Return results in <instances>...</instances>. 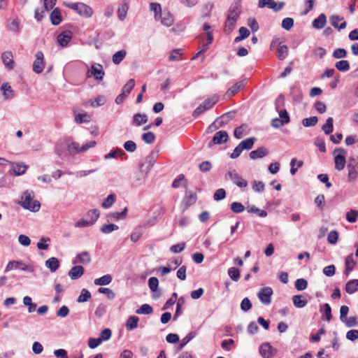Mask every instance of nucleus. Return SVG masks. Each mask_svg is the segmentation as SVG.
Here are the masks:
<instances>
[{
    "instance_id": "obj_41",
    "label": "nucleus",
    "mask_w": 358,
    "mask_h": 358,
    "mask_svg": "<svg viewBox=\"0 0 358 358\" xmlns=\"http://www.w3.org/2000/svg\"><path fill=\"white\" fill-rule=\"evenodd\" d=\"M255 138L253 137L248 138L245 140H243L241 141L239 145H241V148L243 150H250L255 143Z\"/></svg>"
},
{
    "instance_id": "obj_37",
    "label": "nucleus",
    "mask_w": 358,
    "mask_h": 358,
    "mask_svg": "<svg viewBox=\"0 0 358 358\" xmlns=\"http://www.w3.org/2000/svg\"><path fill=\"white\" fill-rule=\"evenodd\" d=\"M334 120L332 117H328L325 124H324L322 127V129L324 132L325 134H330L334 130L333 125Z\"/></svg>"
},
{
    "instance_id": "obj_64",
    "label": "nucleus",
    "mask_w": 358,
    "mask_h": 358,
    "mask_svg": "<svg viewBox=\"0 0 358 358\" xmlns=\"http://www.w3.org/2000/svg\"><path fill=\"white\" fill-rule=\"evenodd\" d=\"M159 285V280L155 277H151L148 280V286L152 292H156Z\"/></svg>"
},
{
    "instance_id": "obj_13",
    "label": "nucleus",
    "mask_w": 358,
    "mask_h": 358,
    "mask_svg": "<svg viewBox=\"0 0 358 358\" xmlns=\"http://www.w3.org/2000/svg\"><path fill=\"white\" fill-rule=\"evenodd\" d=\"M227 176L239 187H245L248 186V182L239 176L235 170L229 171Z\"/></svg>"
},
{
    "instance_id": "obj_4",
    "label": "nucleus",
    "mask_w": 358,
    "mask_h": 358,
    "mask_svg": "<svg viewBox=\"0 0 358 358\" xmlns=\"http://www.w3.org/2000/svg\"><path fill=\"white\" fill-rule=\"evenodd\" d=\"M346 150L343 148H336L334 151L335 169L338 171H342L346 164L345 161Z\"/></svg>"
},
{
    "instance_id": "obj_23",
    "label": "nucleus",
    "mask_w": 358,
    "mask_h": 358,
    "mask_svg": "<svg viewBox=\"0 0 358 358\" xmlns=\"http://www.w3.org/2000/svg\"><path fill=\"white\" fill-rule=\"evenodd\" d=\"M91 262V257L87 252H83L78 254L73 261V264L80 263L83 264H89Z\"/></svg>"
},
{
    "instance_id": "obj_5",
    "label": "nucleus",
    "mask_w": 358,
    "mask_h": 358,
    "mask_svg": "<svg viewBox=\"0 0 358 358\" xmlns=\"http://www.w3.org/2000/svg\"><path fill=\"white\" fill-rule=\"evenodd\" d=\"M55 152L62 159L68 156V138L60 139L55 143Z\"/></svg>"
},
{
    "instance_id": "obj_34",
    "label": "nucleus",
    "mask_w": 358,
    "mask_h": 358,
    "mask_svg": "<svg viewBox=\"0 0 358 358\" xmlns=\"http://www.w3.org/2000/svg\"><path fill=\"white\" fill-rule=\"evenodd\" d=\"M112 276L110 274H106L99 278L95 279L94 282L96 285L103 286L109 285L112 282Z\"/></svg>"
},
{
    "instance_id": "obj_7",
    "label": "nucleus",
    "mask_w": 358,
    "mask_h": 358,
    "mask_svg": "<svg viewBox=\"0 0 358 358\" xmlns=\"http://www.w3.org/2000/svg\"><path fill=\"white\" fill-rule=\"evenodd\" d=\"M228 138L229 136L227 131H219L215 134L212 141L208 143V147L209 148H211L213 146V145H220L224 143H226L228 140Z\"/></svg>"
},
{
    "instance_id": "obj_61",
    "label": "nucleus",
    "mask_w": 358,
    "mask_h": 358,
    "mask_svg": "<svg viewBox=\"0 0 358 358\" xmlns=\"http://www.w3.org/2000/svg\"><path fill=\"white\" fill-rule=\"evenodd\" d=\"M75 121L76 123L90 122V117L86 113L77 114L75 115Z\"/></svg>"
},
{
    "instance_id": "obj_29",
    "label": "nucleus",
    "mask_w": 358,
    "mask_h": 358,
    "mask_svg": "<svg viewBox=\"0 0 358 358\" xmlns=\"http://www.w3.org/2000/svg\"><path fill=\"white\" fill-rule=\"evenodd\" d=\"M45 266L51 272H55L59 266V262L55 257H50L45 261Z\"/></svg>"
},
{
    "instance_id": "obj_52",
    "label": "nucleus",
    "mask_w": 358,
    "mask_h": 358,
    "mask_svg": "<svg viewBox=\"0 0 358 358\" xmlns=\"http://www.w3.org/2000/svg\"><path fill=\"white\" fill-rule=\"evenodd\" d=\"M230 208L235 213H241L245 210V206L238 201L232 202Z\"/></svg>"
},
{
    "instance_id": "obj_48",
    "label": "nucleus",
    "mask_w": 358,
    "mask_h": 358,
    "mask_svg": "<svg viewBox=\"0 0 358 358\" xmlns=\"http://www.w3.org/2000/svg\"><path fill=\"white\" fill-rule=\"evenodd\" d=\"M196 333L195 331L189 332L182 341L179 345V350H182L189 341H191L195 336Z\"/></svg>"
},
{
    "instance_id": "obj_54",
    "label": "nucleus",
    "mask_w": 358,
    "mask_h": 358,
    "mask_svg": "<svg viewBox=\"0 0 358 358\" xmlns=\"http://www.w3.org/2000/svg\"><path fill=\"white\" fill-rule=\"evenodd\" d=\"M185 301L183 297H180L178 299L176 310L175 315L173 316V320H176L177 317L181 314L182 306L185 304Z\"/></svg>"
},
{
    "instance_id": "obj_36",
    "label": "nucleus",
    "mask_w": 358,
    "mask_h": 358,
    "mask_svg": "<svg viewBox=\"0 0 358 358\" xmlns=\"http://www.w3.org/2000/svg\"><path fill=\"white\" fill-rule=\"evenodd\" d=\"M126 55H127V52L124 50H121L116 52L113 55V58H112L113 62L115 64H120L122 62V61L125 58Z\"/></svg>"
},
{
    "instance_id": "obj_42",
    "label": "nucleus",
    "mask_w": 358,
    "mask_h": 358,
    "mask_svg": "<svg viewBox=\"0 0 358 358\" xmlns=\"http://www.w3.org/2000/svg\"><path fill=\"white\" fill-rule=\"evenodd\" d=\"M288 55V48L286 45H280L278 48L276 55L279 59H284Z\"/></svg>"
},
{
    "instance_id": "obj_46",
    "label": "nucleus",
    "mask_w": 358,
    "mask_h": 358,
    "mask_svg": "<svg viewBox=\"0 0 358 358\" xmlns=\"http://www.w3.org/2000/svg\"><path fill=\"white\" fill-rule=\"evenodd\" d=\"M118 229L119 227L115 224H105L101 227L100 230L102 233L108 234Z\"/></svg>"
},
{
    "instance_id": "obj_11",
    "label": "nucleus",
    "mask_w": 358,
    "mask_h": 358,
    "mask_svg": "<svg viewBox=\"0 0 358 358\" xmlns=\"http://www.w3.org/2000/svg\"><path fill=\"white\" fill-rule=\"evenodd\" d=\"M272 294L273 289L270 287H265L259 291L257 296L263 304L268 305L271 302Z\"/></svg>"
},
{
    "instance_id": "obj_1",
    "label": "nucleus",
    "mask_w": 358,
    "mask_h": 358,
    "mask_svg": "<svg viewBox=\"0 0 358 358\" xmlns=\"http://www.w3.org/2000/svg\"><path fill=\"white\" fill-rule=\"evenodd\" d=\"M34 192L32 191H25L21 196V200L18 202L23 208L31 212H38L41 204L39 201L33 199Z\"/></svg>"
},
{
    "instance_id": "obj_40",
    "label": "nucleus",
    "mask_w": 358,
    "mask_h": 358,
    "mask_svg": "<svg viewBox=\"0 0 358 358\" xmlns=\"http://www.w3.org/2000/svg\"><path fill=\"white\" fill-rule=\"evenodd\" d=\"M135 86V81L133 78H131L128 80V82L124 85L122 93L125 95L128 96L131 91L133 90V88Z\"/></svg>"
},
{
    "instance_id": "obj_30",
    "label": "nucleus",
    "mask_w": 358,
    "mask_h": 358,
    "mask_svg": "<svg viewBox=\"0 0 358 358\" xmlns=\"http://www.w3.org/2000/svg\"><path fill=\"white\" fill-rule=\"evenodd\" d=\"M148 122V116L145 114L136 113L133 117V124L138 127Z\"/></svg>"
},
{
    "instance_id": "obj_17",
    "label": "nucleus",
    "mask_w": 358,
    "mask_h": 358,
    "mask_svg": "<svg viewBox=\"0 0 358 358\" xmlns=\"http://www.w3.org/2000/svg\"><path fill=\"white\" fill-rule=\"evenodd\" d=\"M245 85V80H241L236 83L234 85L228 89L227 91L225 96L227 97H231L235 95L238 92H239L241 89H243Z\"/></svg>"
},
{
    "instance_id": "obj_32",
    "label": "nucleus",
    "mask_w": 358,
    "mask_h": 358,
    "mask_svg": "<svg viewBox=\"0 0 358 358\" xmlns=\"http://www.w3.org/2000/svg\"><path fill=\"white\" fill-rule=\"evenodd\" d=\"M294 305L299 308L306 306L308 301L302 295H295L292 298Z\"/></svg>"
},
{
    "instance_id": "obj_6",
    "label": "nucleus",
    "mask_w": 358,
    "mask_h": 358,
    "mask_svg": "<svg viewBox=\"0 0 358 358\" xmlns=\"http://www.w3.org/2000/svg\"><path fill=\"white\" fill-rule=\"evenodd\" d=\"M156 21H159L162 25L169 27L173 24L174 17L168 9L165 8L160 13Z\"/></svg>"
},
{
    "instance_id": "obj_50",
    "label": "nucleus",
    "mask_w": 358,
    "mask_h": 358,
    "mask_svg": "<svg viewBox=\"0 0 358 358\" xmlns=\"http://www.w3.org/2000/svg\"><path fill=\"white\" fill-rule=\"evenodd\" d=\"M91 293L86 289H83L80 296L77 299L78 303H84L91 298Z\"/></svg>"
},
{
    "instance_id": "obj_53",
    "label": "nucleus",
    "mask_w": 358,
    "mask_h": 358,
    "mask_svg": "<svg viewBox=\"0 0 358 358\" xmlns=\"http://www.w3.org/2000/svg\"><path fill=\"white\" fill-rule=\"evenodd\" d=\"M228 275L235 282L238 281L240 279V271L234 267H231L228 269Z\"/></svg>"
},
{
    "instance_id": "obj_57",
    "label": "nucleus",
    "mask_w": 358,
    "mask_h": 358,
    "mask_svg": "<svg viewBox=\"0 0 358 358\" xmlns=\"http://www.w3.org/2000/svg\"><path fill=\"white\" fill-rule=\"evenodd\" d=\"M332 57L335 59H343L347 57V51L344 48L335 49L332 53Z\"/></svg>"
},
{
    "instance_id": "obj_2",
    "label": "nucleus",
    "mask_w": 358,
    "mask_h": 358,
    "mask_svg": "<svg viewBox=\"0 0 358 358\" xmlns=\"http://www.w3.org/2000/svg\"><path fill=\"white\" fill-rule=\"evenodd\" d=\"M65 5L66 7L76 11L79 15L85 18L92 17L93 14L92 8L84 3H67Z\"/></svg>"
},
{
    "instance_id": "obj_51",
    "label": "nucleus",
    "mask_w": 358,
    "mask_h": 358,
    "mask_svg": "<svg viewBox=\"0 0 358 358\" xmlns=\"http://www.w3.org/2000/svg\"><path fill=\"white\" fill-rule=\"evenodd\" d=\"M358 217V210L351 209L346 213V220L350 223H355Z\"/></svg>"
},
{
    "instance_id": "obj_18",
    "label": "nucleus",
    "mask_w": 358,
    "mask_h": 358,
    "mask_svg": "<svg viewBox=\"0 0 358 358\" xmlns=\"http://www.w3.org/2000/svg\"><path fill=\"white\" fill-rule=\"evenodd\" d=\"M1 90L3 92V96L5 99H12L14 98V91L13 90L10 85L8 83H3L1 87Z\"/></svg>"
},
{
    "instance_id": "obj_14",
    "label": "nucleus",
    "mask_w": 358,
    "mask_h": 358,
    "mask_svg": "<svg viewBox=\"0 0 358 358\" xmlns=\"http://www.w3.org/2000/svg\"><path fill=\"white\" fill-rule=\"evenodd\" d=\"M241 15V4L238 2L234 3L228 10L227 19L237 21Z\"/></svg>"
},
{
    "instance_id": "obj_21",
    "label": "nucleus",
    "mask_w": 358,
    "mask_h": 358,
    "mask_svg": "<svg viewBox=\"0 0 358 358\" xmlns=\"http://www.w3.org/2000/svg\"><path fill=\"white\" fill-rule=\"evenodd\" d=\"M84 273V268L82 266H75L69 271V276L71 280L80 278Z\"/></svg>"
},
{
    "instance_id": "obj_9",
    "label": "nucleus",
    "mask_w": 358,
    "mask_h": 358,
    "mask_svg": "<svg viewBox=\"0 0 358 358\" xmlns=\"http://www.w3.org/2000/svg\"><path fill=\"white\" fill-rule=\"evenodd\" d=\"M44 67V55L42 51H37L36 53V59L33 64V71L38 74L43 72Z\"/></svg>"
},
{
    "instance_id": "obj_25",
    "label": "nucleus",
    "mask_w": 358,
    "mask_h": 358,
    "mask_svg": "<svg viewBox=\"0 0 358 358\" xmlns=\"http://www.w3.org/2000/svg\"><path fill=\"white\" fill-rule=\"evenodd\" d=\"M232 117L233 115L231 113H228L222 115L220 117L217 118L214 123L210 125L209 129H211L213 127H217L215 124H217L218 127H222L224 124L227 123L229 119L232 118Z\"/></svg>"
},
{
    "instance_id": "obj_26",
    "label": "nucleus",
    "mask_w": 358,
    "mask_h": 358,
    "mask_svg": "<svg viewBox=\"0 0 358 358\" xmlns=\"http://www.w3.org/2000/svg\"><path fill=\"white\" fill-rule=\"evenodd\" d=\"M196 201V196L194 194H192V192H187L182 201V205L185 206L184 210L194 203Z\"/></svg>"
},
{
    "instance_id": "obj_15",
    "label": "nucleus",
    "mask_w": 358,
    "mask_h": 358,
    "mask_svg": "<svg viewBox=\"0 0 358 358\" xmlns=\"http://www.w3.org/2000/svg\"><path fill=\"white\" fill-rule=\"evenodd\" d=\"M1 59L6 69H8V70L13 69L15 66V62L11 52L6 51L3 52L1 54Z\"/></svg>"
},
{
    "instance_id": "obj_44",
    "label": "nucleus",
    "mask_w": 358,
    "mask_h": 358,
    "mask_svg": "<svg viewBox=\"0 0 358 358\" xmlns=\"http://www.w3.org/2000/svg\"><path fill=\"white\" fill-rule=\"evenodd\" d=\"M218 96L213 95V96L206 99L202 104L205 106V108L207 110H209L218 101Z\"/></svg>"
},
{
    "instance_id": "obj_20",
    "label": "nucleus",
    "mask_w": 358,
    "mask_h": 358,
    "mask_svg": "<svg viewBox=\"0 0 358 358\" xmlns=\"http://www.w3.org/2000/svg\"><path fill=\"white\" fill-rule=\"evenodd\" d=\"M268 153V150L264 147H261L250 152L249 156L251 159H261L266 156Z\"/></svg>"
},
{
    "instance_id": "obj_45",
    "label": "nucleus",
    "mask_w": 358,
    "mask_h": 358,
    "mask_svg": "<svg viewBox=\"0 0 358 358\" xmlns=\"http://www.w3.org/2000/svg\"><path fill=\"white\" fill-rule=\"evenodd\" d=\"M150 9L151 11L154 13V17L156 20L160 13L162 12V6L158 3H150Z\"/></svg>"
},
{
    "instance_id": "obj_49",
    "label": "nucleus",
    "mask_w": 358,
    "mask_h": 358,
    "mask_svg": "<svg viewBox=\"0 0 358 358\" xmlns=\"http://www.w3.org/2000/svg\"><path fill=\"white\" fill-rule=\"evenodd\" d=\"M258 6L261 8L267 7L273 10L275 6V1L273 0H259Z\"/></svg>"
},
{
    "instance_id": "obj_28",
    "label": "nucleus",
    "mask_w": 358,
    "mask_h": 358,
    "mask_svg": "<svg viewBox=\"0 0 358 358\" xmlns=\"http://www.w3.org/2000/svg\"><path fill=\"white\" fill-rule=\"evenodd\" d=\"M80 146L78 143L74 142L71 138H68V155L80 153Z\"/></svg>"
},
{
    "instance_id": "obj_35",
    "label": "nucleus",
    "mask_w": 358,
    "mask_h": 358,
    "mask_svg": "<svg viewBox=\"0 0 358 358\" xmlns=\"http://www.w3.org/2000/svg\"><path fill=\"white\" fill-rule=\"evenodd\" d=\"M129 5L127 3H122L117 9V16L120 20L123 21L127 14Z\"/></svg>"
},
{
    "instance_id": "obj_60",
    "label": "nucleus",
    "mask_w": 358,
    "mask_h": 358,
    "mask_svg": "<svg viewBox=\"0 0 358 358\" xmlns=\"http://www.w3.org/2000/svg\"><path fill=\"white\" fill-rule=\"evenodd\" d=\"M115 201V196L113 194H109L102 203V206L104 208H109Z\"/></svg>"
},
{
    "instance_id": "obj_19",
    "label": "nucleus",
    "mask_w": 358,
    "mask_h": 358,
    "mask_svg": "<svg viewBox=\"0 0 358 358\" xmlns=\"http://www.w3.org/2000/svg\"><path fill=\"white\" fill-rule=\"evenodd\" d=\"M345 268L344 271V273L346 276H348L349 274L353 271L355 266L356 265V262L354 260L353 255H349L345 261Z\"/></svg>"
},
{
    "instance_id": "obj_59",
    "label": "nucleus",
    "mask_w": 358,
    "mask_h": 358,
    "mask_svg": "<svg viewBox=\"0 0 358 358\" xmlns=\"http://www.w3.org/2000/svg\"><path fill=\"white\" fill-rule=\"evenodd\" d=\"M338 239V233L337 231H331L327 236V241L329 243L335 245Z\"/></svg>"
},
{
    "instance_id": "obj_55",
    "label": "nucleus",
    "mask_w": 358,
    "mask_h": 358,
    "mask_svg": "<svg viewBox=\"0 0 358 358\" xmlns=\"http://www.w3.org/2000/svg\"><path fill=\"white\" fill-rule=\"evenodd\" d=\"M236 22L237 21L227 19L224 27V32L227 34H230L234 30Z\"/></svg>"
},
{
    "instance_id": "obj_24",
    "label": "nucleus",
    "mask_w": 358,
    "mask_h": 358,
    "mask_svg": "<svg viewBox=\"0 0 358 358\" xmlns=\"http://www.w3.org/2000/svg\"><path fill=\"white\" fill-rule=\"evenodd\" d=\"M9 163L11 164L12 169L17 176H21L24 174L28 168L27 166L23 163Z\"/></svg>"
},
{
    "instance_id": "obj_58",
    "label": "nucleus",
    "mask_w": 358,
    "mask_h": 358,
    "mask_svg": "<svg viewBox=\"0 0 358 358\" xmlns=\"http://www.w3.org/2000/svg\"><path fill=\"white\" fill-rule=\"evenodd\" d=\"M155 135L152 131L144 133L142 135V139L148 144L152 143L155 141Z\"/></svg>"
},
{
    "instance_id": "obj_10",
    "label": "nucleus",
    "mask_w": 358,
    "mask_h": 358,
    "mask_svg": "<svg viewBox=\"0 0 358 358\" xmlns=\"http://www.w3.org/2000/svg\"><path fill=\"white\" fill-rule=\"evenodd\" d=\"M104 74L103 66L99 64H94L87 72V77L94 76L95 80L100 81L103 80Z\"/></svg>"
},
{
    "instance_id": "obj_43",
    "label": "nucleus",
    "mask_w": 358,
    "mask_h": 358,
    "mask_svg": "<svg viewBox=\"0 0 358 358\" xmlns=\"http://www.w3.org/2000/svg\"><path fill=\"white\" fill-rule=\"evenodd\" d=\"M153 309L151 306L148 303L143 304L138 309L136 310L137 314L150 315L152 313Z\"/></svg>"
},
{
    "instance_id": "obj_56",
    "label": "nucleus",
    "mask_w": 358,
    "mask_h": 358,
    "mask_svg": "<svg viewBox=\"0 0 358 358\" xmlns=\"http://www.w3.org/2000/svg\"><path fill=\"white\" fill-rule=\"evenodd\" d=\"M294 285L297 290L303 291L307 288L308 282L303 278H299L295 281Z\"/></svg>"
},
{
    "instance_id": "obj_3",
    "label": "nucleus",
    "mask_w": 358,
    "mask_h": 358,
    "mask_svg": "<svg viewBox=\"0 0 358 358\" xmlns=\"http://www.w3.org/2000/svg\"><path fill=\"white\" fill-rule=\"evenodd\" d=\"M13 270H20L29 273H32L34 271V267L31 264H27L22 260H12L8 262L5 268V272Z\"/></svg>"
},
{
    "instance_id": "obj_38",
    "label": "nucleus",
    "mask_w": 358,
    "mask_h": 358,
    "mask_svg": "<svg viewBox=\"0 0 358 358\" xmlns=\"http://www.w3.org/2000/svg\"><path fill=\"white\" fill-rule=\"evenodd\" d=\"M335 67L341 72L348 71L350 68V64L347 60H340L336 62Z\"/></svg>"
},
{
    "instance_id": "obj_63",
    "label": "nucleus",
    "mask_w": 358,
    "mask_h": 358,
    "mask_svg": "<svg viewBox=\"0 0 358 358\" xmlns=\"http://www.w3.org/2000/svg\"><path fill=\"white\" fill-rule=\"evenodd\" d=\"M318 121V119L315 116L305 118L302 120V124L304 127H313L315 126Z\"/></svg>"
},
{
    "instance_id": "obj_22",
    "label": "nucleus",
    "mask_w": 358,
    "mask_h": 358,
    "mask_svg": "<svg viewBox=\"0 0 358 358\" xmlns=\"http://www.w3.org/2000/svg\"><path fill=\"white\" fill-rule=\"evenodd\" d=\"M327 23V17L324 13H321L315 18L312 23L313 27L316 29H321L324 27Z\"/></svg>"
},
{
    "instance_id": "obj_27",
    "label": "nucleus",
    "mask_w": 358,
    "mask_h": 358,
    "mask_svg": "<svg viewBox=\"0 0 358 358\" xmlns=\"http://www.w3.org/2000/svg\"><path fill=\"white\" fill-rule=\"evenodd\" d=\"M51 23L53 25H58L61 23L62 17L58 8H55L50 15Z\"/></svg>"
},
{
    "instance_id": "obj_33",
    "label": "nucleus",
    "mask_w": 358,
    "mask_h": 358,
    "mask_svg": "<svg viewBox=\"0 0 358 358\" xmlns=\"http://www.w3.org/2000/svg\"><path fill=\"white\" fill-rule=\"evenodd\" d=\"M345 291L348 294H353L358 290V280H351L345 285Z\"/></svg>"
},
{
    "instance_id": "obj_62",
    "label": "nucleus",
    "mask_w": 358,
    "mask_h": 358,
    "mask_svg": "<svg viewBox=\"0 0 358 358\" xmlns=\"http://www.w3.org/2000/svg\"><path fill=\"white\" fill-rule=\"evenodd\" d=\"M100 215V212L98 209H93L87 213V216L90 218V222H92V225L98 220Z\"/></svg>"
},
{
    "instance_id": "obj_16",
    "label": "nucleus",
    "mask_w": 358,
    "mask_h": 358,
    "mask_svg": "<svg viewBox=\"0 0 358 358\" xmlns=\"http://www.w3.org/2000/svg\"><path fill=\"white\" fill-rule=\"evenodd\" d=\"M72 34L70 31H64L57 36V42L62 47H65L71 41Z\"/></svg>"
},
{
    "instance_id": "obj_12",
    "label": "nucleus",
    "mask_w": 358,
    "mask_h": 358,
    "mask_svg": "<svg viewBox=\"0 0 358 358\" xmlns=\"http://www.w3.org/2000/svg\"><path fill=\"white\" fill-rule=\"evenodd\" d=\"M157 157V152H151L150 154L145 158V163L141 166L143 171H145L146 173L149 172L150 170L153 167Z\"/></svg>"
},
{
    "instance_id": "obj_39",
    "label": "nucleus",
    "mask_w": 358,
    "mask_h": 358,
    "mask_svg": "<svg viewBox=\"0 0 358 358\" xmlns=\"http://www.w3.org/2000/svg\"><path fill=\"white\" fill-rule=\"evenodd\" d=\"M246 209L249 213H256L261 217H265L268 215L266 210L259 209L255 206H248Z\"/></svg>"
},
{
    "instance_id": "obj_8",
    "label": "nucleus",
    "mask_w": 358,
    "mask_h": 358,
    "mask_svg": "<svg viewBox=\"0 0 358 358\" xmlns=\"http://www.w3.org/2000/svg\"><path fill=\"white\" fill-rule=\"evenodd\" d=\"M259 351L263 358H272L277 352V350L273 348L268 342H265L262 344L259 347Z\"/></svg>"
},
{
    "instance_id": "obj_47",
    "label": "nucleus",
    "mask_w": 358,
    "mask_h": 358,
    "mask_svg": "<svg viewBox=\"0 0 358 358\" xmlns=\"http://www.w3.org/2000/svg\"><path fill=\"white\" fill-rule=\"evenodd\" d=\"M124 155V151L121 148H116L114 150L110 151L109 153L105 155V159H109L111 158H117L119 156Z\"/></svg>"
},
{
    "instance_id": "obj_31",
    "label": "nucleus",
    "mask_w": 358,
    "mask_h": 358,
    "mask_svg": "<svg viewBox=\"0 0 358 358\" xmlns=\"http://www.w3.org/2000/svg\"><path fill=\"white\" fill-rule=\"evenodd\" d=\"M139 318L137 316H129L126 322V327L129 331L134 330L138 327Z\"/></svg>"
}]
</instances>
